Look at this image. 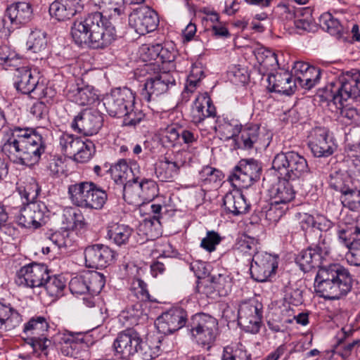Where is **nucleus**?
<instances>
[{"label":"nucleus","instance_id":"f257e3e1","mask_svg":"<svg viewBox=\"0 0 360 360\" xmlns=\"http://www.w3.org/2000/svg\"><path fill=\"white\" fill-rule=\"evenodd\" d=\"M41 136L32 129L15 128L2 141L1 151L11 161L25 166L37 163L44 152Z\"/></svg>","mask_w":360,"mask_h":360},{"label":"nucleus","instance_id":"f03ea898","mask_svg":"<svg viewBox=\"0 0 360 360\" xmlns=\"http://www.w3.org/2000/svg\"><path fill=\"white\" fill-rule=\"evenodd\" d=\"M71 35L77 44H87L94 49L109 46L116 37L115 27L100 12L90 13L75 21Z\"/></svg>","mask_w":360,"mask_h":360},{"label":"nucleus","instance_id":"7ed1b4c3","mask_svg":"<svg viewBox=\"0 0 360 360\" xmlns=\"http://www.w3.org/2000/svg\"><path fill=\"white\" fill-rule=\"evenodd\" d=\"M352 285L350 273L339 264L321 266L315 278L316 292L328 300H338L346 295Z\"/></svg>","mask_w":360,"mask_h":360},{"label":"nucleus","instance_id":"20e7f679","mask_svg":"<svg viewBox=\"0 0 360 360\" xmlns=\"http://www.w3.org/2000/svg\"><path fill=\"white\" fill-rule=\"evenodd\" d=\"M68 193L75 205L86 209L100 210L108 199L105 191L92 181L70 185Z\"/></svg>","mask_w":360,"mask_h":360},{"label":"nucleus","instance_id":"39448f33","mask_svg":"<svg viewBox=\"0 0 360 360\" xmlns=\"http://www.w3.org/2000/svg\"><path fill=\"white\" fill-rule=\"evenodd\" d=\"M272 168L287 181L304 179L310 172L306 159L294 151L276 155Z\"/></svg>","mask_w":360,"mask_h":360},{"label":"nucleus","instance_id":"423d86ee","mask_svg":"<svg viewBox=\"0 0 360 360\" xmlns=\"http://www.w3.org/2000/svg\"><path fill=\"white\" fill-rule=\"evenodd\" d=\"M326 96L335 105H342L349 98L360 97V76L349 72L341 73L326 86Z\"/></svg>","mask_w":360,"mask_h":360},{"label":"nucleus","instance_id":"0eeeda50","mask_svg":"<svg viewBox=\"0 0 360 360\" xmlns=\"http://www.w3.org/2000/svg\"><path fill=\"white\" fill-rule=\"evenodd\" d=\"M190 333L193 341L209 349L219 335L218 322L207 314H196L191 318Z\"/></svg>","mask_w":360,"mask_h":360},{"label":"nucleus","instance_id":"6e6552de","mask_svg":"<svg viewBox=\"0 0 360 360\" xmlns=\"http://www.w3.org/2000/svg\"><path fill=\"white\" fill-rule=\"evenodd\" d=\"M158 63H147L143 70L149 75L144 84L143 95L150 101L154 98L165 93L169 86L174 85L175 79L168 72H160Z\"/></svg>","mask_w":360,"mask_h":360},{"label":"nucleus","instance_id":"1a4fd4ad","mask_svg":"<svg viewBox=\"0 0 360 360\" xmlns=\"http://www.w3.org/2000/svg\"><path fill=\"white\" fill-rule=\"evenodd\" d=\"M134 101V95L129 89L116 88L103 97L102 103L110 116L122 117L131 110Z\"/></svg>","mask_w":360,"mask_h":360},{"label":"nucleus","instance_id":"9d476101","mask_svg":"<svg viewBox=\"0 0 360 360\" xmlns=\"http://www.w3.org/2000/svg\"><path fill=\"white\" fill-rule=\"evenodd\" d=\"M60 146L63 152L79 162L88 161L92 155L94 145L90 141L69 134H63L60 137Z\"/></svg>","mask_w":360,"mask_h":360},{"label":"nucleus","instance_id":"9b49d317","mask_svg":"<svg viewBox=\"0 0 360 360\" xmlns=\"http://www.w3.org/2000/svg\"><path fill=\"white\" fill-rule=\"evenodd\" d=\"M49 323L44 316H34L24 324L23 333L30 338L31 345L35 351H46L51 343L46 338Z\"/></svg>","mask_w":360,"mask_h":360},{"label":"nucleus","instance_id":"f8f14e48","mask_svg":"<svg viewBox=\"0 0 360 360\" xmlns=\"http://www.w3.org/2000/svg\"><path fill=\"white\" fill-rule=\"evenodd\" d=\"M262 167L257 161L252 159L241 160L229 179L233 186L247 188L259 179Z\"/></svg>","mask_w":360,"mask_h":360},{"label":"nucleus","instance_id":"ddd939ff","mask_svg":"<svg viewBox=\"0 0 360 360\" xmlns=\"http://www.w3.org/2000/svg\"><path fill=\"white\" fill-rule=\"evenodd\" d=\"M278 268L277 257L267 252H256L250 266L252 277L258 282L270 281Z\"/></svg>","mask_w":360,"mask_h":360},{"label":"nucleus","instance_id":"4468645a","mask_svg":"<svg viewBox=\"0 0 360 360\" xmlns=\"http://www.w3.org/2000/svg\"><path fill=\"white\" fill-rule=\"evenodd\" d=\"M48 278L49 270L46 265L32 263L20 268L15 281L18 285L35 288L42 286Z\"/></svg>","mask_w":360,"mask_h":360},{"label":"nucleus","instance_id":"2eb2a0df","mask_svg":"<svg viewBox=\"0 0 360 360\" xmlns=\"http://www.w3.org/2000/svg\"><path fill=\"white\" fill-rule=\"evenodd\" d=\"M46 207L43 202L27 203L15 214L18 225L27 229H37L42 226Z\"/></svg>","mask_w":360,"mask_h":360},{"label":"nucleus","instance_id":"dca6fc26","mask_svg":"<svg viewBox=\"0 0 360 360\" xmlns=\"http://www.w3.org/2000/svg\"><path fill=\"white\" fill-rule=\"evenodd\" d=\"M308 145L314 155L318 158L331 155L337 148L328 131L323 127H316L311 131Z\"/></svg>","mask_w":360,"mask_h":360},{"label":"nucleus","instance_id":"f3484780","mask_svg":"<svg viewBox=\"0 0 360 360\" xmlns=\"http://www.w3.org/2000/svg\"><path fill=\"white\" fill-rule=\"evenodd\" d=\"M238 323L246 331L257 333L260 328L262 304L255 301L242 302L238 308Z\"/></svg>","mask_w":360,"mask_h":360},{"label":"nucleus","instance_id":"a211bd4d","mask_svg":"<svg viewBox=\"0 0 360 360\" xmlns=\"http://www.w3.org/2000/svg\"><path fill=\"white\" fill-rule=\"evenodd\" d=\"M185 163L184 152L167 153L158 164L155 169L156 175L162 181H172L179 174Z\"/></svg>","mask_w":360,"mask_h":360},{"label":"nucleus","instance_id":"6ab92c4d","mask_svg":"<svg viewBox=\"0 0 360 360\" xmlns=\"http://www.w3.org/2000/svg\"><path fill=\"white\" fill-rule=\"evenodd\" d=\"M139 344L140 334L134 329L128 328L118 333L113 347L117 355L122 359H129L137 353Z\"/></svg>","mask_w":360,"mask_h":360},{"label":"nucleus","instance_id":"aec40b11","mask_svg":"<svg viewBox=\"0 0 360 360\" xmlns=\"http://www.w3.org/2000/svg\"><path fill=\"white\" fill-rule=\"evenodd\" d=\"M102 124L103 118L98 111L85 110L75 117L71 127L85 136H91L97 134Z\"/></svg>","mask_w":360,"mask_h":360},{"label":"nucleus","instance_id":"412c9836","mask_svg":"<svg viewBox=\"0 0 360 360\" xmlns=\"http://www.w3.org/2000/svg\"><path fill=\"white\" fill-rule=\"evenodd\" d=\"M129 24L138 34L144 35L156 29L158 15L147 8L137 9L129 15Z\"/></svg>","mask_w":360,"mask_h":360},{"label":"nucleus","instance_id":"4be33fe9","mask_svg":"<svg viewBox=\"0 0 360 360\" xmlns=\"http://www.w3.org/2000/svg\"><path fill=\"white\" fill-rule=\"evenodd\" d=\"M186 312L181 308H173L163 313L155 322L158 331L162 334H171L186 323Z\"/></svg>","mask_w":360,"mask_h":360},{"label":"nucleus","instance_id":"5701e85b","mask_svg":"<svg viewBox=\"0 0 360 360\" xmlns=\"http://www.w3.org/2000/svg\"><path fill=\"white\" fill-rule=\"evenodd\" d=\"M15 70L16 89L25 94H34L41 83L40 72L37 69L28 66H18Z\"/></svg>","mask_w":360,"mask_h":360},{"label":"nucleus","instance_id":"b1692460","mask_svg":"<svg viewBox=\"0 0 360 360\" xmlns=\"http://www.w3.org/2000/svg\"><path fill=\"white\" fill-rule=\"evenodd\" d=\"M115 254L112 250L103 245H94L84 250L86 265L89 268H104L115 259Z\"/></svg>","mask_w":360,"mask_h":360},{"label":"nucleus","instance_id":"393cba45","mask_svg":"<svg viewBox=\"0 0 360 360\" xmlns=\"http://www.w3.org/2000/svg\"><path fill=\"white\" fill-rule=\"evenodd\" d=\"M84 8L82 0H55L50 5L49 13L58 21L70 20Z\"/></svg>","mask_w":360,"mask_h":360},{"label":"nucleus","instance_id":"a878e982","mask_svg":"<svg viewBox=\"0 0 360 360\" xmlns=\"http://www.w3.org/2000/svg\"><path fill=\"white\" fill-rule=\"evenodd\" d=\"M240 133V137L237 141L239 148L244 149L255 148L257 149L266 147L269 144L264 132L261 131L260 127L257 124L246 125Z\"/></svg>","mask_w":360,"mask_h":360},{"label":"nucleus","instance_id":"bb28decb","mask_svg":"<svg viewBox=\"0 0 360 360\" xmlns=\"http://www.w3.org/2000/svg\"><path fill=\"white\" fill-rule=\"evenodd\" d=\"M267 81L271 91L283 94H291L297 87L296 82L292 77V74L287 71L282 70L271 74L268 77Z\"/></svg>","mask_w":360,"mask_h":360},{"label":"nucleus","instance_id":"cd10ccee","mask_svg":"<svg viewBox=\"0 0 360 360\" xmlns=\"http://www.w3.org/2000/svg\"><path fill=\"white\" fill-rule=\"evenodd\" d=\"M192 121L199 123L205 117L215 115V108L207 93L200 94L195 98L191 112Z\"/></svg>","mask_w":360,"mask_h":360},{"label":"nucleus","instance_id":"c85d7f7f","mask_svg":"<svg viewBox=\"0 0 360 360\" xmlns=\"http://www.w3.org/2000/svg\"><path fill=\"white\" fill-rule=\"evenodd\" d=\"M232 287V278L227 273L219 274L213 276L210 284L205 285L203 293L209 297H213L215 292L219 296H226L231 291Z\"/></svg>","mask_w":360,"mask_h":360},{"label":"nucleus","instance_id":"c756f323","mask_svg":"<svg viewBox=\"0 0 360 360\" xmlns=\"http://www.w3.org/2000/svg\"><path fill=\"white\" fill-rule=\"evenodd\" d=\"M67 96L69 100L80 105L94 103L98 98L97 94L93 87L89 86H72L67 91Z\"/></svg>","mask_w":360,"mask_h":360},{"label":"nucleus","instance_id":"7c9ffc66","mask_svg":"<svg viewBox=\"0 0 360 360\" xmlns=\"http://www.w3.org/2000/svg\"><path fill=\"white\" fill-rule=\"evenodd\" d=\"M32 10L30 4L19 2L8 6L6 11L7 17L11 23L24 24L28 22L32 17Z\"/></svg>","mask_w":360,"mask_h":360},{"label":"nucleus","instance_id":"2f4dec72","mask_svg":"<svg viewBox=\"0 0 360 360\" xmlns=\"http://www.w3.org/2000/svg\"><path fill=\"white\" fill-rule=\"evenodd\" d=\"M22 322V316L13 308L0 302V332H9Z\"/></svg>","mask_w":360,"mask_h":360},{"label":"nucleus","instance_id":"473e14b6","mask_svg":"<svg viewBox=\"0 0 360 360\" xmlns=\"http://www.w3.org/2000/svg\"><path fill=\"white\" fill-rule=\"evenodd\" d=\"M224 205L233 215L244 214L249 208L243 195L238 191L226 193L224 198Z\"/></svg>","mask_w":360,"mask_h":360},{"label":"nucleus","instance_id":"72a5a7b5","mask_svg":"<svg viewBox=\"0 0 360 360\" xmlns=\"http://www.w3.org/2000/svg\"><path fill=\"white\" fill-rule=\"evenodd\" d=\"M133 230L127 225L112 224L108 228L109 240L118 246L126 245L132 234Z\"/></svg>","mask_w":360,"mask_h":360},{"label":"nucleus","instance_id":"f704fd0d","mask_svg":"<svg viewBox=\"0 0 360 360\" xmlns=\"http://www.w3.org/2000/svg\"><path fill=\"white\" fill-rule=\"evenodd\" d=\"M141 182L138 178L134 179L132 181L125 184L123 190V197L129 204L139 205L145 203L142 196Z\"/></svg>","mask_w":360,"mask_h":360},{"label":"nucleus","instance_id":"c9c22d12","mask_svg":"<svg viewBox=\"0 0 360 360\" xmlns=\"http://www.w3.org/2000/svg\"><path fill=\"white\" fill-rule=\"evenodd\" d=\"M288 181L285 180L277 184L272 201H276L277 204L289 207V203L295 198V193L292 186Z\"/></svg>","mask_w":360,"mask_h":360},{"label":"nucleus","instance_id":"e433bc0d","mask_svg":"<svg viewBox=\"0 0 360 360\" xmlns=\"http://www.w3.org/2000/svg\"><path fill=\"white\" fill-rule=\"evenodd\" d=\"M320 22L323 29H326L331 35L338 37H340L342 34L347 32L349 29V25H342L339 20L330 13L322 14Z\"/></svg>","mask_w":360,"mask_h":360},{"label":"nucleus","instance_id":"4c0bfd02","mask_svg":"<svg viewBox=\"0 0 360 360\" xmlns=\"http://www.w3.org/2000/svg\"><path fill=\"white\" fill-rule=\"evenodd\" d=\"M205 77L203 68L200 63L192 65L187 78V83L183 92L184 98L189 99V93H193L199 86L202 79Z\"/></svg>","mask_w":360,"mask_h":360},{"label":"nucleus","instance_id":"58836bf2","mask_svg":"<svg viewBox=\"0 0 360 360\" xmlns=\"http://www.w3.org/2000/svg\"><path fill=\"white\" fill-rule=\"evenodd\" d=\"M21 63L22 59L15 50L6 45L0 46V65L4 68L15 69Z\"/></svg>","mask_w":360,"mask_h":360},{"label":"nucleus","instance_id":"ea45409f","mask_svg":"<svg viewBox=\"0 0 360 360\" xmlns=\"http://www.w3.org/2000/svg\"><path fill=\"white\" fill-rule=\"evenodd\" d=\"M57 340L60 345V349L66 356H75L77 354V340L71 333H58Z\"/></svg>","mask_w":360,"mask_h":360},{"label":"nucleus","instance_id":"a19ab883","mask_svg":"<svg viewBox=\"0 0 360 360\" xmlns=\"http://www.w3.org/2000/svg\"><path fill=\"white\" fill-rule=\"evenodd\" d=\"M47 43L46 34L40 30H34L29 35L27 46L34 53H40L46 49Z\"/></svg>","mask_w":360,"mask_h":360},{"label":"nucleus","instance_id":"79ce46f5","mask_svg":"<svg viewBox=\"0 0 360 360\" xmlns=\"http://www.w3.org/2000/svg\"><path fill=\"white\" fill-rule=\"evenodd\" d=\"M222 360H251V355L248 354L244 345L240 343L227 346L224 349Z\"/></svg>","mask_w":360,"mask_h":360},{"label":"nucleus","instance_id":"37998d69","mask_svg":"<svg viewBox=\"0 0 360 360\" xmlns=\"http://www.w3.org/2000/svg\"><path fill=\"white\" fill-rule=\"evenodd\" d=\"M320 259V255L316 252V250L309 248L300 252L297 257V263L302 271H309L317 265Z\"/></svg>","mask_w":360,"mask_h":360},{"label":"nucleus","instance_id":"c03bdc74","mask_svg":"<svg viewBox=\"0 0 360 360\" xmlns=\"http://www.w3.org/2000/svg\"><path fill=\"white\" fill-rule=\"evenodd\" d=\"M44 288L46 292L53 297H58L63 295L66 282L62 276L49 277L45 281Z\"/></svg>","mask_w":360,"mask_h":360},{"label":"nucleus","instance_id":"a18cd8bd","mask_svg":"<svg viewBox=\"0 0 360 360\" xmlns=\"http://www.w3.org/2000/svg\"><path fill=\"white\" fill-rule=\"evenodd\" d=\"M86 279L88 283L89 293L91 295L98 294L105 285L104 276L97 271H86Z\"/></svg>","mask_w":360,"mask_h":360},{"label":"nucleus","instance_id":"49530a36","mask_svg":"<svg viewBox=\"0 0 360 360\" xmlns=\"http://www.w3.org/2000/svg\"><path fill=\"white\" fill-rule=\"evenodd\" d=\"M344 207L355 211L360 209V190L354 186L349 188V191L343 192L340 198Z\"/></svg>","mask_w":360,"mask_h":360},{"label":"nucleus","instance_id":"de8ad7c7","mask_svg":"<svg viewBox=\"0 0 360 360\" xmlns=\"http://www.w3.org/2000/svg\"><path fill=\"white\" fill-rule=\"evenodd\" d=\"M330 186L342 193L353 187V182L347 174L335 173L330 175Z\"/></svg>","mask_w":360,"mask_h":360},{"label":"nucleus","instance_id":"09e8293b","mask_svg":"<svg viewBox=\"0 0 360 360\" xmlns=\"http://www.w3.org/2000/svg\"><path fill=\"white\" fill-rule=\"evenodd\" d=\"M321 72L319 68L311 66L305 74L302 75V80L297 82V85L302 88L310 89L314 86L319 81Z\"/></svg>","mask_w":360,"mask_h":360},{"label":"nucleus","instance_id":"8fccbe9b","mask_svg":"<svg viewBox=\"0 0 360 360\" xmlns=\"http://www.w3.org/2000/svg\"><path fill=\"white\" fill-rule=\"evenodd\" d=\"M137 353L143 360H151L158 356L160 347L158 345H152L148 341H143L140 337V344L137 347Z\"/></svg>","mask_w":360,"mask_h":360},{"label":"nucleus","instance_id":"3c124183","mask_svg":"<svg viewBox=\"0 0 360 360\" xmlns=\"http://www.w3.org/2000/svg\"><path fill=\"white\" fill-rule=\"evenodd\" d=\"M241 131V124L236 120L224 121L219 125L220 134L226 140L234 138Z\"/></svg>","mask_w":360,"mask_h":360},{"label":"nucleus","instance_id":"603ef678","mask_svg":"<svg viewBox=\"0 0 360 360\" xmlns=\"http://www.w3.org/2000/svg\"><path fill=\"white\" fill-rule=\"evenodd\" d=\"M40 188L37 182L34 179H30L23 188H20V194L25 198L28 203L34 202V201L37 199Z\"/></svg>","mask_w":360,"mask_h":360},{"label":"nucleus","instance_id":"864d4df0","mask_svg":"<svg viewBox=\"0 0 360 360\" xmlns=\"http://www.w3.org/2000/svg\"><path fill=\"white\" fill-rule=\"evenodd\" d=\"M288 209V206L281 205V204H277L276 201H272L269 209L266 211L265 218L269 223H276Z\"/></svg>","mask_w":360,"mask_h":360},{"label":"nucleus","instance_id":"5fc2aeb1","mask_svg":"<svg viewBox=\"0 0 360 360\" xmlns=\"http://www.w3.org/2000/svg\"><path fill=\"white\" fill-rule=\"evenodd\" d=\"M69 288L71 292L74 295H84L89 292L86 271L72 278L69 283Z\"/></svg>","mask_w":360,"mask_h":360},{"label":"nucleus","instance_id":"6e6d98bb","mask_svg":"<svg viewBox=\"0 0 360 360\" xmlns=\"http://www.w3.org/2000/svg\"><path fill=\"white\" fill-rule=\"evenodd\" d=\"M110 169L115 181L120 183H123L127 179L129 173L131 172L127 161L123 159L120 160L115 165L111 167Z\"/></svg>","mask_w":360,"mask_h":360},{"label":"nucleus","instance_id":"4d7b16f0","mask_svg":"<svg viewBox=\"0 0 360 360\" xmlns=\"http://www.w3.org/2000/svg\"><path fill=\"white\" fill-rule=\"evenodd\" d=\"M257 62L261 68L264 70H269L274 67L277 63L276 57L274 53L269 51H257L255 53Z\"/></svg>","mask_w":360,"mask_h":360},{"label":"nucleus","instance_id":"13d9d810","mask_svg":"<svg viewBox=\"0 0 360 360\" xmlns=\"http://www.w3.org/2000/svg\"><path fill=\"white\" fill-rule=\"evenodd\" d=\"M221 237L214 231H208L200 242V246L205 250L212 252L215 251L217 246L220 243Z\"/></svg>","mask_w":360,"mask_h":360},{"label":"nucleus","instance_id":"bf43d9fd","mask_svg":"<svg viewBox=\"0 0 360 360\" xmlns=\"http://www.w3.org/2000/svg\"><path fill=\"white\" fill-rule=\"evenodd\" d=\"M142 196L145 202H150L158 195V187L155 181L151 179H143L141 180Z\"/></svg>","mask_w":360,"mask_h":360},{"label":"nucleus","instance_id":"052dcab7","mask_svg":"<svg viewBox=\"0 0 360 360\" xmlns=\"http://www.w3.org/2000/svg\"><path fill=\"white\" fill-rule=\"evenodd\" d=\"M160 50V44H143L139 48V56L143 61H150L158 59V51Z\"/></svg>","mask_w":360,"mask_h":360},{"label":"nucleus","instance_id":"680f3d73","mask_svg":"<svg viewBox=\"0 0 360 360\" xmlns=\"http://www.w3.org/2000/svg\"><path fill=\"white\" fill-rule=\"evenodd\" d=\"M180 129H181L178 128L175 124L168 125L165 128L161 129L160 134L162 141L165 143L174 145L180 136Z\"/></svg>","mask_w":360,"mask_h":360},{"label":"nucleus","instance_id":"e2e57ef3","mask_svg":"<svg viewBox=\"0 0 360 360\" xmlns=\"http://www.w3.org/2000/svg\"><path fill=\"white\" fill-rule=\"evenodd\" d=\"M131 292L139 302L149 299L146 284L140 278H135L131 283Z\"/></svg>","mask_w":360,"mask_h":360},{"label":"nucleus","instance_id":"0e129e2a","mask_svg":"<svg viewBox=\"0 0 360 360\" xmlns=\"http://www.w3.org/2000/svg\"><path fill=\"white\" fill-rule=\"evenodd\" d=\"M237 245L240 252L251 255L257 250V241L253 238L243 236L238 240Z\"/></svg>","mask_w":360,"mask_h":360},{"label":"nucleus","instance_id":"69168bd1","mask_svg":"<svg viewBox=\"0 0 360 360\" xmlns=\"http://www.w3.org/2000/svg\"><path fill=\"white\" fill-rule=\"evenodd\" d=\"M42 243L57 252H58L60 248L68 245L66 239L60 233L51 234V236L43 241Z\"/></svg>","mask_w":360,"mask_h":360},{"label":"nucleus","instance_id":"338daca9","mask_svg":"<svg viewBox=\"0 0 360 360\" xmlns=\"http://www.w3.org/2000/svg\"><path fill=\"white\" fill-rule=\"evenodd\" d=\"M314 250L320 255V258L329 255L332 250L330 238L326 234H321Z\"/></svg>","mask_w":360,"mask_h":360},{"label":"nucleus","instance_id":"774afa93","mask_svg":"<svg viewBox=\"0 0 360 360\" xmlns=\"http://www.w3.org/2000/svg\"><path fill=\"white\" fill-rule=\"evenodd\" d=\"M199 175L202 181L216 182L217 180L220 179L221 173L220 171L213 167L206 166L202 169Z\"/></svg>","mask_w":360,"mask_h":360}]
</instances>
